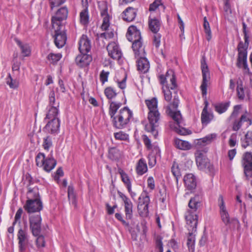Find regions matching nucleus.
<instances>
[{"instance_id":"obj_21","label":"nucleus","mask_w":252,"mask_h":252,"mask_svg":"<svg viewBox=\"0 0 252 252\" xmlns=\"http://www.w3.org/2000/svg\"><path fill=\"white\" fill-rule=\"evenodd\" d=\"M25 208L29 212H39L42 209V203L41 200L27 201Z\"/></svg>"},{"instance_id":"obj_54","label":"nucleus","mask_w":252,"mask_h":252,"mask_svg":"<svg viewBox=\"0 0 252 252\" xmlns=\"http://www.w3.org/2000/svg\"><path fill=\"white\" fill-rule=\"evenodd\" d=\"M22 182L24 185L28 187L32 184L33 179L31 175L27 173L26 174H24L23 177Z\"/></svg>"},{"instance_id":"obj_60","label":"nucleus","mask_w":252,"mask_h":252,"mask_svg":"<svg viewBox=\"0 0 252 252\" xmlns=\"http://www.w3.org/2000/svg\"><path fill=\"white\" fill-rule=\"evenodd\" d=\"M65 0H49V3L52 10L54 8L58 7L63 4Z\"/></svg>"},{"instance_id":"obj_64","label":"nucleus","mask_w":252,"mask_h":252,"mask_svg":"<svg viewBox=\"0 0 252 252\" xmlns=\"http://www.w3.org/2000/svg\"><path fill=\"white\" fill-rule=\"evenodd\" d=\"M161 238L158 236L156 238V244L157 248L158 249V252H163V244Z\"/></svg>"},{"instance_id":"obj_11","label":"nucleus","mask_w":252,"mask_h":252,"mask_svg":"<svg viewBox=\"0 0 252 252\" xmlns=\"http://www.w3.org/2000/svg\"><path fill=\"white\" fill-rule=\"evenodd\" d=\"M64 27L53 28L54 29L55 34L54 35V42L58 48H62L65 44L66 35L64 31Z\"/></svg>"},{"instance_id":"obj_58","label":"nucleus","mask_w":252,"mask_h":252,"mask_svg":"<svg viewBox=\"0 0 252 252\" xmlns=\"http://www.w3.org/2000/svg\"><path fill=\"white\" fill-rule=\"evenodd\" d=\"M41 218L39 215H32L30 217V225L41 224Z\"/></svg>"},{"instance_id":"obj_14","label":"nucleus","mask_w":252,"mask_h":252,"mask_svg":"<svg viewBox=\"0 0 252 252\" xmlns=\"http://www.w3.org/2000/svg\"><path fill=\"white\" fill-rule=\"evenodd\" d=\"M60 120L59 119L51 120L44 128V130L52 134H57L60 131Z\"/></svg>"},{"instance_id":"obj_51","label":"nucleus","mask_w":252,"mask_h":252,"mask_svg":"<svg viewBox=\"0 0 252 252\" xmlns=\"http://www.w3.org/2000/svg\"><path fill=\"white\" fill-rule=\"evenodd\" d=\"M171 172L174 176L176 178L177 182H178V179L181 176V173L178 165L176 162H174L173 163L171 167Z\"/></svg>"},{"instance_id":"obj_45","label":"nucleus","mask_w":252,"mask_h":252,"mask_svg":"<svg viewBox=\"0 0 252 252\" xmlns=\"http://www.w3.org/2000/svg\"><path fill=\"white\" fill-rule=\"evenodd\" d=\"M139 215L142 217H146L149 214V205L138 204L137 206Z\"/></svg>"},{"instance_id":"obj_16","label":"nucleus","mask_w":252,"mask_h":252,"mask_svg":"<svg viewBox=\"0 0 252 252\" xmlns=\"http://www.w3.org/2000/svg\"><path fill=\"white\" fill-rule=\"evenodd\" d=\"M236 65L238 68H243L245 73H250V68L247 63V53H238Z\"/></svg>"},{"instance_id":"obj_31","label":"nucleus","mask_w":252,"mask_h":252,"mask_svg":"<svg viewBox=\"0 0 252 252\" xmlns=\"http://www.w3.org/2000/svg\"><path fill=\"white\" fill-rule=\"evenodd\" d=\"M118 173L121 175L122 182L126 187L128 191H131V183L128 175L121 168L118 169Z\"/></svg>"},{"instance_id":"obj_19","label":"nucleus","mask_w":252,"mask_h":252,"mask_svg":"<svg viewBox=\"0 0 252 252\" xmlns=\"http://www.w3.org/2000/svg\"><path fill=\"white\" fill-rule=\"evenodd\" d=\"M126 37L128 41L133 42L142 40L141 33L136 26H131L127 30Z\"/></svg>"},{"instance_id":"obj_30","label":"nucleus","mask_w":252,"mask_h":252,"mask_svg":"<svg viewBox=\"0 0 252 252\" xmlns=\"http://www.w3.org/2000/svg\"><path fill=\"white\" fill-rule=\"evenodd\" d=\"M44 161V165L42 167L47 172L53 170L57 164L56 160L52 156L46 158Z\"/></svg>"},{"instance_id":"obj_61","label":"nucleus","mask_w":252,"mask_h":252,"mask_svg":"<svg viewBox=\"0 0 252 252\" xmlns=\"http://www.w3.org/2000/svg\"><path fill=\"white\" fill-rule=\"evenodd\" d=\"M114 33L112 31H109L101 33L99 34V37L103 38L105 39H111L114 37Z\"/></svg>"},{"instance_id":"obj_63","label":"nucleus","mask_w":252,"mask_h":252,"mask_svg":"<svg viewBox=\"0 0 252 252\" xmlns=\"http://www.w3.org/2000/svg\"><path fill=\"white\" fill-rule=\"evenodd\" d=\"M237 142V135L236 133H232L229 139L228 143L230 147H234Z\"/></svg>"},{"instance_id":"obj_43","label":"nucleus","mask_w":252,"mask_h":252,"mask_svg":"<svg viewBox=\"0 0 252 252\" xmlns=\"http://www.w3.org/2000/svg\"><path fill=\"white\" fill-rule=\"evenodd\" d=\"M104 93L106 97L109 100L114 98L117 94L116 90L112 87H106L104 90Z\"/></svg>"},{"instance_id":"obj_17","label":"nucleus","mask_w":252,"mask_h":252,"mask_svg":"<svg viewBox=\"0 0 252 252\" xmlns=\"http://www.w3.org/2000/svg\"><path fill=\"white\" fill-rule=\"evenodd\" d=\"M107 50L110 57L114 60H119L122 57V52L119 49V46L115 42L109 43Z\"/></svg>"},{"instance_id":"obj_12","label":"nucleus","mask_w":252,"mask_h":252,"mask_svg":"<svg viewBox=\"0 0 252 252\" xmlns=\"http://www.w3.org/2000/svg\"><path fill=\"white\" fill-rule=\"evenodd\" d=\"M242 165L244 173L248 178L252 176V154L246 152L243 157Z\"/></svg>"},{"instance_id":"obj_32","label":"nucleus","mask_w":252,"mask_h":252,"mask_svg":"<svg viewBox=\"0 0 252 252\" xmlns=\"http://www.w3.org/2000/svg\"><path fill=\"white\" fill-rule=\"evenodd\" d=\"M27 195V201H32L35 199L40 200L38 189L36 187L33 188H31V187L29 188Z\"/></svg>"},{"instance_id":"obj_6","label":"nucleus","mask_w":252,"mask_h":252,"mask_svg":"<svg viewBox=\"0 0 252 252\" xmlns=\"http://www.w3.org/2000/svg\"><path fill=\"white\" fill-rule=\"evenodd\" d=\"M201 68L202 73V81L200 88L202 96L203 97H206L207 93V86L210 79V75L208 67L204 57H203L201 61Z\"/></svg>"},{"instance_id":"obj_5","label":"nucleus","mask_w":252,"mask_h":252,"mask_svg":"<svg viewBox=\"0 0 252 252\" xmlns=\"http://www.w3.org/2000/svg\"><path fill=\"white\" fill-rule=\"evenodd\" d=\"M68 10L66 6L60 8L52 17L51 22L52 28L64 27L63 21H65L68 16Z\"/></svg>"},{"instance_id":"obj_13","label":"nucleus","mask_w":252,"mask_h":252,"mask_svg":"<svg viewBox=\"0 0 252 252\" xmlns=\"http://www.w3.org/2000/svg\"><path fill=\"white\" fill-rule=\"evenodd\" d=\"M27 226H25L23 229H20L18 231L19 252H24L26 249L28 242V236L27 232Z\"/></svg>"},{"instance_id":"obj_23","label":"nucleus","mask_w":252,"mask_h":252,"mask_svg":"<svg viewBox=\"0 0 252 252\" xmlns=\"http://www.w3.org/2000/svg\"><path fill=\"white\" fill-rule=\"evenodd\" d=\"M92 61V56L88 53H80L75 59L76 64L81 67L89 65Z\"/></svg>"},{"instance_id":"obj_49","label":"nucleus","mask_w":252,"mask_h":252,"mask_svg":"<svg viewBox=\"0 0 252 252\" xmlns=\"http://www.w3.org/2000/svg\"><path fill=\"white\" fill-rule=\"evenodd\" d=\"M236 91L238 98L240 100H244L245 97V94L243 83L242 81H241L239 83H238Z\"/></svg>"},{"instance_id":"obj_2","label":"nucleus","mask_w":252,"mask_h":252,"mask_svg":"<svg viewBox=\"0 0 252 252\" xmlns=\"http://www.w3.org/2000/svg\"><path fill=\"white\" fill-rule=\"evenodd\" d=\"M132 117V111L128 107H125L111 119L113 126L117 129H123L127 126Z\"/></svg>"},{"instance_id":"obj_62","label":"nucleus","mask_w":252,"mask_h":252,"mask_svg":"<svg viewBox=\"0 0 252 252\" xmlns=\"http://www.w3.org/2000/svg\"><path fill=\"white\" fill-rule=\"evenodd\" d=\"M157 158L156 156L153 154H149L148 156V164L150 168L153 167L157 163Z\"/></svg>"},{"instance_id":"obj_18","label":"nucleus","mask_w":252,"mask_h":252,"mask_svg":"<svg viewBox=\"0 0 252 252\" xmlns=\"http://www.w3.org/2000/svg\"><path fill=\"white\" fill-rule=\"evenodd\" d=\"M80 53H88L91 49V41L86 35H82L78 42Z\"/></svg>"},{"instance_id":"obj_47","label":"nucleus","mask_w":252,"mask_h":252,"mask_svg":"<svg viewBox=\"0 0 252 252\" xmlns=\"http://www.w3.org/2000/svg\"><path fill=\"white\" fill-rule=\"evenodd\" d=\"M42 146L44 149L47 151L53 147L52 138L50 136H47L43 138Z\"/></svg>"},{"instance_id":"obj_46","label":"nucleus","mask_w":252,"mask_h":252,"mask_svg":"<svg viewBox=\"0 0 252 252\" xmlns=\"http://www.w3.org/2000/svg\"><path fill=\"white\" fill-rule=\"evenodd\" d=\"M175 123L177 125V126L175 127V130L178 133L183 135H186L189 134L188 130L183 127L185 125L182 118V124H179L177 122H175Z\"/></svg>"},{"instance_id":"obj_9","label":"nucleus","mask_w":252,"mask_h":252,"mask_svg":"<svg viewBox=\"0 0 252 252\" xmlns=\"http://www.w3.org/2000/svg\"><path fill=\"white\" fill-rule=\"evenodd\" d=\"M208 150V148H204L203 150H197L195 153L196 163L198 169L200 170H204L209 162L206 155Z\"/></svg>"},{"instance_id":"obj_39","label":"nucleus","mask_w":252,"mask_h":252,"mask_svg":"<svg viewBox=\"0 0 252 252\" xmlns=\"http://www.w3.org/2000/svg\"><path fill=\"white\" fill-rule=\"evenodd\" d=\"M110 107L109 114L110 116L111 119L113 118L118 110V109L121 106L122 103L121 102H116L114 101H110Z\"/></svg>"},{"instance_id":"obj_59","label":"nucleus","mask_w":252,"mask_h":252,"mask_svg":"<svg viewBox=\"0 0 252 252\" xmlns=\"http://www.w3.org/2000/svg\"><path fill=\"white\" fill-rule=\"evenodd\" d=\"M249 44V40H248V44H247L246 42L245 41V43L243 42V41H240L238 45V53L240 52H244L247 53V49L248 47Z\"/></svg>"},{"instance_id":"obj_42","label":"nucleus","mask_w":252,"mask_h":252,"mask_svg":"<svg viewBox=\"0 0 252 252\" xmlns=\"http://www.w3.org/2000/svg\"><path fill=\"white\" fill-rule=\"evenodd\" d=\"M124 207L126 219L131 220L133 217V205L131 201L125 203Z\"/></svg>"},{"instance_id":"obj_20","label":"nucleus","mask_w":252,"mask_h":252,"mask_svg":"<svg viewBox=\"0 0 252 252\" xmlns=\"http://www.w3.org/2000/svg\"><path fill=\"white\" fill-rule=\"evenodd\" d=\"M184 181L187 189L192 192L196 187V179L192 174H187L184 177Z\"/></svg>"},{"instance_id":"obj_25","label":"nucleus","mask_w":252,"mask_h":252,"mask_svg":"<svg viewBox=\"0 0 252 252\" xmlns=\"http://www.w3.org/2000/svg\"><path fill=\"white\" fill-rule=\"evenodd\" d=\"M17 44L20 50V58L23 59L24 57H29L31 55V48L28 44L17 40Z\"/></svg>"},{"instance_id":"obj_26","label":"nucleus","mask_w":252,"mask_h":252,"mask_svg":"<svg viewBox=\"0 0 252 252\" xmlns=\"http://www.w3.org/2000/svg\"><path fill=\"white\" fill-rule=\"evenodd\" d=\"M132 48L135 54V58L140 56H145V52L143 47L142 40L133 41Z\"/></svg>"},{"instance_id":"obj_3","label":"nucleus","mask_w":252,"mask_h":252,"mask_svg":"<svg viewBox=\"0 0 252 252\" xmlns=\"http://www.w3.org/2000/svg\"><path fill=\"white\" fill-rule=\"evenodd\" d=\"M160 114L158 110L149 111L148 119L149 124L145 126V129L147 131L151 132L155 138H157L158 135V127L159 125Z\"/></svg>"},{"instance_id":"obj_15","label":"nucleus","mask_w":252,"mask_h":252,"mask_svg":"<svg viewBox=\"0 0 252 252\" xmlns=\"http://www.w3.org/2000/svg\"><path fill=\"white\" fill-rule=\"evenodd\" d=\"M216 133L208 134L202 138L197 139L195 143L197 150H203L206 146L211 143L217 137Z\"/></svg>"},{"instance_id":"obj_38","label":"nucleus","mask_w":252,"mask_h":252,"mask_svg":"<svg viewBox=\"0 0 252 252\" xmlns=\"http://www.w3.org/2000/svg\"><path fill=\"white\" fill-rule=\"evenodd\" d=\"M121 151L116 147L110 148L108 151V158L112 160H117L121 157Z\"/></svg>"},{"instance_id":"obj_56","label":"nucleus","mask_w":252,"mask_h":252,"mask_svg":"<svg viewBox=\"0 0 252 252\" xmlns=\"http://www.w3.org/2000/svg\"><path fill=\"white\" fill-rule=\"evenodd\" d=\"M62 58V55L60 54H54L50 53L48 56V59L49 61H51L53 63H56L58 62Z\"/></svg>"},{"instance_id":"obj_1","label":"nucleus","mask_w":252,"mask_h":252,"mask_svg":"<svg viewBox=\"0 0 252 252\" xmlns=\"http://www.w3.org/2000/svg\"><path fill=\"white\" fill-rule=\"evenodd\" d=\"M200 204L199 195L191 197L188 204V208L185 214L189 235L187 238V246L189 252H194L195 249V237L194 233L196 231L198 223V209Z\"/></svg>"},{"instance_id":"obj_27","label":"nucleus","mask_w":252,"mask_h":252,"mask_svg":"<svg viewBox=\"0 0 252 252\" xmlns=\"http://www.w3.org/2000/svg\"><path fill=\"white\" fill-rule=\"evenodd\" d=\"M137 13V10L132 7H127L123 12V16L125 21L131 22L134 20Z\"/></svg>"},{"instance_id":"obj_4","label":"nucleus","mask_w":252,"mask_h":252,"mask_svg":"<svg viewBox=\"0 0 252 252\" xmlns=\"http://www.w3.org/2000/svg\"><path fill=\"white\" fill-rule=\"evenodd\" d=\"M218 205L220 209V215L221 220L225 226L230 227L231 224L239 223L238 220L234 218H230L229 213L225 205L223 197L221 194H220L219 196Z\"/></svg>"},{"instance_id":"obj_28","label":"nucleus","mask_w":252,"mask_h":252,"mask_svg":"<svg viewBox=\"0 0 252 252\" xmlns=\"http://www.w3.org/2000/svg\"><path fill=\"white\" fill-rule=\"evenodd\" d=\"M59 106V103L55 104V106L52 105V106H48V111L46 114L45 119L53 120L54 119H59L58 118L59 114V111L58 109Z\"/></svg>"},{"instance_id":"obj_22","label":"nucleus","mask_w":252,"mask_h":252,"mask_svg":"<svg viewBox=\"0 0 252 252\" xmlns=\"http://www.w3.org/2000/svg\"><path fill=\"white\" fill-rule=\"evenodd\" d=\"M137 61V67L138 70L142 73H147L150 68V63L148 59L144 56H140Z\"/></svg>"},{"instance_id":"obj_57","label":"nucleus","mask_w":252,"mask_h":252,"mask_svg":"<svg viewBox=\"0 0 252 252\" xmlns=\"http://www.w3.org/2000/svg\"><path fill=\"white\" fill-rule=\"evenodd\" d=\"M31 229H32V233L35 236H38L41 231V224H32L30 225Z\"/></svg>"},{"instance_id":"obj_48","label":"nucleus","mask_w":252,"mask_h":252,"mask_svg":"<svg viewBox=\"0 0 252 252\" xmlns=\"http://www.w3.org/2000/svg\"><path fill=\"white\" fill-rule=\"evenodd\" d=\"M150 199L149 195L146 192H142L139 197V203L141 205H149Z\"/></svg>"},{"instance_id":"obj_53","label":"nucleus","mask_w":252,"mask_h":252,"mask_svg":"<svg viewBox=\"0 0 252 252\" xmlns=\"http://www.w3.org/2000/svg\"><path fill=\"white\" fill-rule=\"evenodd\" d=\"M170 90V88L167 86L162 87V92L164 94V99L167 102L170 101L172 98V93Z\"/></svg>"},{"instance_id":"obj_55","label":"nucleus","mask_w":252,"mask_h":252,"mask_svg":"<svg viewBox=\"0 0 252 252\" xmlns=\"http://www.w3.org/2000/svg\"><path fill=\"white\" fill-rule=\"evenodd\" d=\"M159 6H161L163 8H165L161 0H155V1L150 5L149 11L150 12L155 11Z\"/></svg>"},{"instance_id":"obj_44","label":"nucleus","mask_w":252,"mask_h":252,"mask_svg":"<svg viewBox=\"0 0 252 252\" xmlns=\"http://www.w3.org/2000/svg\"><path fill=\"white\" fill-rule=\"evenodd\" d=\"M203 28L206 34V39L208 41H210L212 38V32L206 17H204L203 18Z\"/></svg>"},{"instance_id":"obj_52","label":"nucleus","mask_w":252,"mask_h":252,"mask_svg":"<svg viewBox=\"0 0 252 252\" xmlns=\"http://www.w3.org/2000/svg\"><path fill=\"white\" fill-rule=\"evenodd\" d=\"M114 137L116 139L119 140L126 141L129 139L128 134L122 131L114 133Z\"/></svg>"},{"instance_id":"obj_24","label":"nucleus","mask_w":252,"mask_h":252,"mask_svg":"<svg viewBox=\"0 0 252 252\" xmlns=\"http://www.w3.org/2000/svg\"><path fill=\"white\" fill-rule=\"evenodd\" d=\"M213 114L211 112L208 111V103L206 102L205 106L203 108L201 115V120L202 125L206 126L213 120Z\"/></svg>"},{"instance_id":"obj_34","label":"nucleus","mask_w":252,"mask_h":252,"mask_svg":"<svg viewBox=\"0 0 252 252\" xmlns=\"http://www.w3.org/2000/svg\"><path fill=\"white\" fill-rule=\"evenodd\" d=\"M160 26V21L156 18H149V27L150 30L155 33H158Z\"/></svg>"},{"instance_id":"obj_10","label":"nucleus","mask_w":252,"mask_h":252,"mask_svg":"<svg viewBox=\"0 0 252 252\" xmlns=\"http://www.w3.org/2000/svg\"><path fill=\"white\" fill-rule=\"evenodd\" d=\"M98 7L100 10V15L102 18L101 28L103 31H107L110 26V17L108 14V8L105 1L98 2Z\"/></svg>"},{"instance_id":"obj_29","label":"nucleus","mask_w":252,"mask_h":252,"mask_svg":"<svg viewBox=\"0 0 252 252\" xmlns=\"http://www.w3.org/2000/svg\"><path fill=\"white\" fill-rule=\"evenodd\" d=\"M148 171V167L145 159L143 158H140L137 163L136 166V172L139 176L143 175Z\"/></svg>"},{"instance_id":"obj_36","label":"nucleus","mask_w":252,"mask_h":252,"mask_svg":"<svg viewBox=\"0 0 252 252\" xmlns=\"http://www.w3.org/2000/svg\"><path fill=\"white\" fill-rule=\"evenodd\" d=\"M79 17L80 23L83 26L87 27L89 22V15L87 7L80 13Z\"/></svg>"},{"instance_id":"obj_8","label":"nucleus","mask_w":252,"mask_h":252,"mask_svg":"<svg viewBox=\"0 0 252 252\" xmlns=\"http://www.w3.org/2000/svg\"><path fill=\"white\" fill-rule=\"evenodd\" d=\"M179 100L174 98L172 103L169 104L166 107V113L171 117L174 122L178 124H182V115L179 111L177 110Z\"/></svg>"},{"instance_id":"obj_37","label":"nucleus","mask_w":252,"mask_h":252,"mask_svg":"<svg viewBox=\"0 0 252 252\" xmlns=\"http://www.w3.org/2000/svg\"><path fill=\"white\" fill-rule=\"evenodd\" d=\"M241 145L244 148L248 146L252 147V131H248L244 138L241 139Z\"/></svg>"},{"instance_id":"obj_40","label":"nucleus","mask_w":252,"mask_h":252,"mask_svg":"<svg viewBox=\"0 0 252 252\" xmlns=\"http://www.w3.org/2000/svg\"><path fill=\"white\" fill-rule=\"evenodd\" d=\"M230 106V102H221L215 105V109L219 114H221L227 111Z\"/></svg>"},{"instance_id":"obj_33","label":"nucleus","mask_w":252,"mask_h":252,"mask_svg":"<svg viewBox=\"0 0 252 252\" xmlns=\"http://www.w3.org/2000/svg\"><path fill=\"white\" fill-rule=\"evenodd\" d=\"M174 144L177 148L182 150H189L191 148V145L188 141L178 138L174 140Z\"/></svg>"},{"instance_id":"obj_35","label":"nucleus","mask_w":252,"mask_h":252,"mask_svg":"<svg viewBox=\"0 0 252 252\" xmlns=\"http://www.w3.org/2000/svg\"><path fill=\"white\" fill-rule=\"evenodd\" d=\"M67 196L69 203L76 207L77 206L76 196L74 192V189L71 185L68 187Z\"/></svg>"},{"instance_id":"obj_50","label":"nucleus","mask_w":252,"mask_h":252,"mask_svg":"<svg viewBox=\"0 0 252 252\" xmlns=\"http://www.w3.org/2000/svg\"><path fill=\"white\" fill-rule=\"evenodd\" d=\"M44 154L39 153L37 154L35 158L36 164L37 166L42 167L44 165V162L46 159Z\"/></svg>"},{"instance_id":"obj_7","label":"nucleus","mask_w":252,"mask_h":252,"mask_svg":"<svg viewBox=\"0 0 252 252\" xmlns=\"http://www.w3.org/2000/svg\"><path fill=\"white\" fill-rule=\"evenodd\" d=\"M159 80L162 87L167 86L172 90H175L177 88L175 75L172 70H168L165 75H160Z\"/></svg>"},{"instance_id":"obj_41","label":"nucleus","mask_w":252,"mask_h":252,"mask_svg":"<svg viewBox=\"0 0 252 252\" xmlns=\"http://www.w3.org/2000/svg\"><path fill=\"white\" fill-rule=\"evenodd\" d=\"M145 104L149 109V111L158 110V100L156 97L146 100Z\"/></svg>"}]
</instances>
